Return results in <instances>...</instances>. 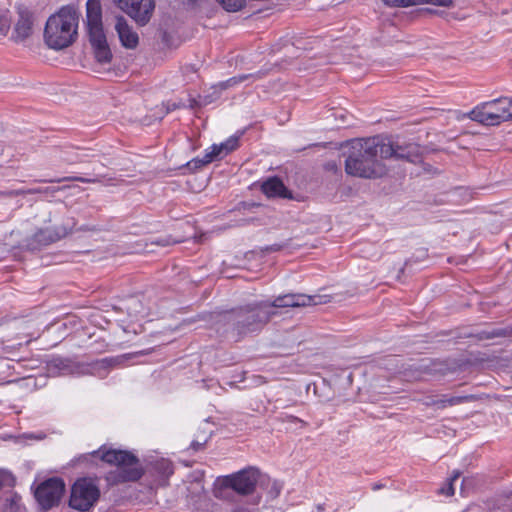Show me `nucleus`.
<instances>
[{
  "label": "nucleus",
  "instance_id": "1",
  "mask_svg": "<svg viewBox=\"0 0 512 512\" xmlns=\"http://www.w3.org/2000/svg\"><path fill=\"white\" fill-rule=\"evenodd\" d=\"M274 315L269 310V301L249 303L229 311L218 313L219 322L229 326L234 341H240L246 335L260 331Z\"/></svg>",
  "mask_w": 512,
  "mask_h": 512
},
{
  "label": "nucleus",
  "instance_id": "2",
  "mask_svg": "<svg viewBox=\"0 0 512 512\" xmlns=\"http://www.w3.org/2000/svg\"><path fill=\"white\" fill-rule=\"evenodd\" d=\"M92 454H99L103 462L115 466L114 470L105 475V481L109 486L136 482L143 476L144 472L138 457L130 451L101 446Z\"/></svg>",
  "mask_w": 512,
  "mask_h": 512
},
{
  "label": "nucleus",
  "instance_id": "3",
  "mask_svg": "<svg viewBox=\"0 0 512 512\" xmlns=\"http://www.w3.org/2000/svg\"><path fill=\"white\" fill-rule=\"evenodd\" d=\"M79 15L71 6L62 7L51 15L45 25L44 39L46 44L55 50L72 45L78 35Z\"/></svg>",
  "mask_w": 512,
  "mask_h": 512
},
{
  "label": "nucleus",
  "instance_id": "4",
  "mask_svg": "<svg viewBox=\"0 0 512 512\" xmlns=\"http://www.w3.org/2000/svg\"><path fill=\"white\" fill-rule=\"evenodd\" d=\"M373 149H375L373 140H353L345 160L346 173L360 178H380L384 176L386 167L373 157Z\"/></svg>",
  "mask_w": 512,
  "mask_h": 512
},
{
  "label": "nucleus",
  "instance_id": "5",
  "mask_svg": "<svg viewBox=\"0 0 512 512\" xmlns=\"http://www.w3.org/2000/svg\"><path fill=\"white\" fill-rule=\"evenodd\" d=\"M100 497V489L95 479L82 477L77 479L71 487L69 505L78 511H88Z\"/></svg>",
  "mask_w": 512,
  "mask_h": 512
},
{
  "label": "nucleus",
  "instance_id": "6",
  "mask_svg": "<svg viewBox=\"0 0 512 512\" xmlns=\"http://www.w3.org/2000/svg\"><path fill=\"white\" fill-rule=\"evenodd\" d=\"M464 117L486 126H497L508 121L499 98L476 105L471 111L463 114L462 118Z\"/></svg>",
  "mask_w": 512,
  "mask_h": 512
},
{
  "label": "nucleus",
  "instance_id": "7",
  "mask_svg": "<svg viewBox=\"0 0 512 512\" xmlns=\"http://www.w3.org/2000/svg\"><path fill=\"white\" fill-rule=\"evenodd\" d=\"M64 492V481L59 477H52L36 487L34 496L41 509L47 511L60 503Z\"/></svg>",
  "mask_w": 512,
  "mask_h": 512
},
{
  "label": "nucleus",
  "instance_id": "8",
  "mask_svg": "<svg viewBox=\"0 0 512 512\" xmlns=\"http://www.w3.org/2000/svg\"><path fill=\"white\" fill-rule=\"evenodd\" d=\"M258 479L259 471L255 468H247L223 477L222 485L238 494L249 495L255 491Z\"/></svg>",
  "mask_w": 512,
  "mask_h": 512
},
{
  "label": "nucleus",
  "instance_id": "9",
  "mask_svg": "<svg viewBox=\"0 0 512 512\" xmlns=\"http://www.w3.org/2000/svg\"><path fill=\"white\" fill-rule=\"evenodd\" d=\"M121 10L130 16L139 26H145L151 20L155 10V0H114Z\"/></svg>",
  "mask_w": 512,
  "mask_h": 512
},
{
  "label": "nucleus",
  "instance_id": "10",
  "mask_svg": "<svg viewBox=\"0 0 512 512\" xmlns=\"http://www.w3.org/2000/svg\"><path fill=\"white\" fill-rule=\"evenodd\" d=\"M71 231L72 227L65 224L40 228L28 240L27 246L31 249H39L65 238Z\"/></svg>",
  "mask_w": 512,
  "mask_h": 512
},
{
  "label": "nucleus",
  "instance_id": "11",
  "mask_svg": "<svg viewBox=\"0 0 512 512\" xmlns=\"http://www.w3.org/2000/svg\"><path fill=\"white\" fill-rule=\"evenodd\" d=\"M317 296H310L301 293H291L276 297L272 302H269V310L272 308H286V307H305L316 305Z\"/></svg>",
  "mask_w": 512,
  "mask_h": 512
},
{
  "label": "nucleus",
  "instance_id": "12",
  "mask_svg": "<svg viewBox=\"0 0 512 512\" xmlns=\"http://www.w3.org/2000/svg\"><path fill=\"white\" fill-rule=\"evenodd\" d=\"M86 22L88 34L104 32L102 25V6L100 0H87Z\"/></svg>",
  "mask_w": 512,
  "mask_h": 512
},
{
  "label": "nucleus",
  "instance_id": "13",
  "mask_svg": "<svg viewBox=\"0 0 512 512\" xmlns=\"http://www.w3.org/2000/svg\"><path fill=\"white\" fill-rule=\"evenodd\" d=\"M115 29L122 46L127 49H135L139 44V36L122 16L116 20Z\"/></svg>",
  "mask_w": 512,
  "mask_h": 512
},
{
  "label": "nucleus",
  "instance_id": "14",
  "mask_svg": "<svg viewBox=\"0 0 512 512\" xmlns=\"http://www.w3.org/2000/svg\"><path fill=\"white\" fill-rule=\"evenodd\" d=\"M89 35L90 43L94 50L95 58L100 63H108L112 58L104 32L91 33Z\"/></svg>",
  "mask_w": 512,
  "mask_h": 512
},
{
  "label": "nucleus",
  "instance_id": "15",
  "mask_svg": "<svg viewBox=\"0 0 512 512\" xmlns=\"http://www.w3.org/2000/svg\"><path fill=\"white\" fill-rule=\"evenodd\" d=\"M32 31V14L26 9L19 10V18L14 28L13 38L15 41H23L32 34Z\"/></svg>",
  "mask_w": 512,
  "mask_h": 512
},
{
  "label": "nucleus",
  "instance_id": "16",
  "mask_svg": "<svg viewBox=\"0 0 512 512\" xmlns=\"http://www.w3.org/2000/svg\"><path fill=\"white\" fill-rule=\"evenodd\" d=\"M261 191L269 198H291L290 191L286 188L283 181L276 176L269 177L261 185Z\"/></svg>",
  "mask_w": 512,
  "mask_h": 512
},
{
  "label": "nucleus",
  "instance_id": "17",
  "mask_svg": "<svg viewBox=\"0 0 512 512\" xmlns=\"http://www.w3.org/2000/svg\"><path fill=\"white\" fill-rule=\"evenodd\" d=\"M365 140H373L375 144V151H372L374 158L387 159L391 157L402 158L404 155L399 152V147L394 146L390 142H384L379 137L366 138Z\"/></svg>",
  "mask_w": 512,
  "mask_h": 512
},
{
  "label": "nucleus",
  "instance_id": "18",
  "mask_svg": "<svg viewBox=\"0 0 512 512\" xmlns=\"http://www.w3.org/2000/svg\"><path fill=\"white\" fill-rule=\"evenodd\" d=\"M241 135L242 134L232 135L220 144L211 145L209 147V150L214 160L222 159L223 157L238 149V147L240 146Z\"/></svg>",
  "mask_w": 512,
  "mask_h": 512
},
{
  "label": "nucleus",
  "instance_id": "19",
  "mask_svg": "<svg viewBox=\"0 0 512 512\" xmlns=\"http://www.w3.org/2000/svg\"><path fill=\"white\" fill-rule=\"evenodd\" d=\"M389 7H410L422 4H431L438 7L450 8L454 5V0H382Z\"/></svg>",
  "mask_w": 512,
  "mask_h": 512
},
{
  "label": "nucleus",
  "instance_id": "20",
  "mask_svg": "<svg viewBox=\"0 0 512 512\" xmlns=\"http://www.w3.org/2000/svg\"><path fill=\"white\" fill-rule=\"evenodd\" d=\"M474 399V395L443 397L438 400H433L431 402V405L436 406L438 409H445L447 407L456 406L473 401Z\"/></svg>",
  "mask_w": 512,
  "mask_h": 512
},
{
  "label": "nucleus",
  "instance_id": "21",
  "mask_svg": "<svg viewBox=\"0 0 512 512\" xmlns=\"http://www.w3.org/2000/svg\"><path fill=\"white\" fill-rule=\"evenodd\" d=\"M152 469L162 478H169L174 473L173 463L165 458L158 459L152 463Z\"/></svg>",
  "mask_w": 512,
  "mask_h": 512
},
{
  "label": "nucleus",
  "instance_id": "22",
  "mask_svg": "<svg viewBox=\"0 0 512 512\" xmlns=\"http://www.w3.org/2000/svg\"><path fill=\"white\" fill-rule=\"evenodd\" d=\"M213 161H214V158L208 148L205 150V154L202 158L195 157V158L191 159L190 161H188L186 163V167L188 170L194 172V171H197V170L203 168L204 166L212 163Z\"/></svg>",
  "mask_w": 512,
  "mask_h": 512
},
{
  "label": "nucleus",
  "instance_id": "23",
  "mask_svg": "<svg viewBox=\"0 0 512 512\" xmlns=\"http://www.w3.org/2000/svg\"><path fill=\"white\" fill-rule=\"evenodd\" d=\"M64 181H76L81 183H100L102 181L101 177H84V176H67L63 178H55V179H42L38 180L40 183H60Z\"/></svg>",
  "mask_w": 512,
  "mask_h": 512
},
{
  "label": "nucleus",
  "instance_id": "24",
  "mask_svg": "<svg viewBox=\"0 0 512 512\" xmlns=\"http://www.w3.org/2000/svg\"><path fill=\"white\" fill-rule=\"evenodd\" d=\"M228 12H237L245 5V0H216Z\"/></svg>",
  "mask_w": 512,
  "mask_h": 512
},
{
  "label": "nucleus",
  "instance_id": "25",
  "mask_svg": "<svg viewBox=\"0 0 512 512\" xmlns=\"http://www.w3.org/2000/svg\"><path fill=\"white\" fill-rule=\"evenodd\" d=\"M16 479L11 472L5 469H0V489L3 487H13Z\"/></svg>",
  "mask_w": 512,
  "mask_h": 512
},
{
  "label": "nucleus",
  "instance_id": "26",
  "mask_svg": "<svg viewBox=\"0 0 512 512\" xmlns=\"http://www.w3.org/2000/svg\"><path fill=\"white\" fill-rule=\"evenodd\" d=\"M500 105H502L504 112L506 114L507 120L512 119V97H501L499 98Z\"/></svg>",
  "mask_w": 512,
  "mask_h": 512
},
{
  "label": "nucleus",
  "instance_id": "27",
  "mask_svg": "<svg viewBox=\"0 0 512 512\" xmlns=\"http://www.w3.org/2000/svg\"><path fill=\"white\" fill-rule=\"evenodd\" d=\"M10 29V21L6 16H0V36H5Z\"/></svg>",
  "mask_w": 512,
  "mask_h": 512
},
{
  "label": "nucleus",
  "instance_id": "28",
  "mask_svg": "<svg viewBox=\"0 0 512 512\" xmlns=\"http://www.w3.org/2000/svg\"><path fill=\"white\" fill-rule=\"evenodd\" d=\"M512 334V329L508 331L507 329H497L493 330L489 333L486 338H494V337H504Z\"/></svg>",
  "mask_w": 512,
  "mask_h": 512
},
{
  "label": "nucleus",
  "instance_id": "29",
  "mask_svg": "<svg viewBox=\"0 0 512 512\" xmlns=\"http://www.w3.org/2000/svg\"><path fill=\"white\" fill-rule=\"evenodd\" d=\"M247 77H248L247 75H241V76H239V77H232V78H230V79H228V80L226 81V85H227V86H233V85H236V84H238V83H240V82L244 81L245 79H247Z\"/></svg>",
  "mask_w": 512,
  "mask_h": 512
},
{
  "label": "nucleus",
  "instance_id": "30",
  "mask_svg": "<svg viewBox=\"0 0 512 512\" xmlns=\"http://www.w3.org/2000/svg\"><path fill=\"white\" fill-rule=\"evenodd\" d=\"M441 493L446 494L447 496H453L454 493H455V489H454L453 483H451L449 481L447 488L446 489H444V488L441 489Z\"/></svg>",
  "mask_w": 512,
  "mask_h": 512
},
{
  "label": "nucleus",
  "instance_id": "31",
  "mask_svg": "<svg viewBox=\"0 0 512 512\" xmlns=\"http://www.w3.org/2000/svg\"><path fill=\"white\" fill-rule=\"evenodd\" d=\"M40 192H42L41 189H32V190H28V191L20 190V191H17L15 193V195H23V194H26V193L34 194V193H40Z\"/></svg>",
  "mask_w": 512,
  "mask_h": 512
},
{
  "label": "nucleus",
  "instance_id": "32",
  "mask_svg": "<svg viewBox=\"0 0 512 512\" xmlns=\"http://www.w3.org/2000/svg\"><path fill=\"white\" fill-rule=\"evenodd\" d=\"M460 475H461L460 471H458V470L453 471L452 475L449 478L450 482L454 483V481H456L460 477Z\"/></svg>",
  "mask_w": 512,
  "mask_h": 512
},
{
  "label": "nucleus",
  "instance_id": "33",
  "mask_svg": "<svg viewBox=\"0 0 512 512\" xmlns=\"http://www.w3.org/2000/svg\"><path fill=\"white\" fill-rule=\"evenodd\" d=\"M232 512H250L249 509L247 507H235Z\"/></svg>",
  "mask_w": 512,
  "mask_h": 512
},
{
  "label": "nucleus",
  "instance_id": "34",
  "mask_svg": "<svg viewBox=\"0 0 512 512\" xmlns=\"http://www.w3.org/2000/svg\"><path fill=\"white\" fill-rule=\"evenodd\" d=\"M288 421H289V422H292V423L302 422V420H301V419H299V418H298V417H296V416H289V417H288Z\"/></svg>",
  "mask_w": 512,
  "mask_h": 512
},
{
  "label": "nucleus",
  "instance_id": "35",
  "mask_svg": "<svg viewBox=\"0 0 512 512\" xmlns=\"http://www.w3.org/2000/svg\"><path fill=\"white\" fill-rule=\"evenodd\" d=\"M141 331H142V327H141V325H138V329L133 328V331H132V332H133L134 334H138V333H139V332H141Z\"/></svg>",
  "mask_w": 512,
  "mask_h": 512
},
{
  "label": "nucleus",
  "instance_id": "36",
  "mask_svg": "<svg viewBox=\"0 0 512 512\" xmlns=\"http://www.w3.org/2000/svg\"><path fill=\"white\" fill-rule=\"evenodd\" d=\"M65 188H66V186H65V187H63V189H65ZM60 190H62V188H55V189H53L52 191H53V192H56V191H60Z\"/></svg>",
  "mask_w": 512,
  "mask_h": 512
}]
</instances>
